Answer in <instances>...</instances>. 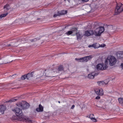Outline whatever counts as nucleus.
<instances>
[{"label":"nucleus","instance_id":"nucleus-1","mask_svg":"<svg viewBox=\"0 0 123 123\" xmlns=\"http://www.w3.org/2000/svg\"><path fill=\"white\" fill-rule=\"evenodd\" d=\"M12 120H18L22 121L24 122H28L30 123H32L33 121L31 119L28 117L25 116H21V117H17L15 116H13L12 117Z\"/></svg>","mask_w":123,"mask_h":123},{"label":"nucleus","instance_id":"nucleus-2","mask_svg":"<svg viewBox=\"0 0 123 123\" xmlns=\"http://www.w3.org/2000/svg\"><path fill=\"white\" fill-rule=\"evenodd\" d=\"M116 62V59L114 56L110 55L107 57L105 63L106 65H107L109 63L110 66H112L115 64Z\"/></svg>","mask_w":123,"mask_h":123},{"label":"nucleus","instance_id":"nucleus-3","mask_svg":"<svg viewBox=\"0 0 123 123\" xmlns=\"http://www.w3.org/2000/svg\"><path fill=\"white\" fill-rule=\"evenodd\" d=\"M54 68L50 69H49L45 70L44 73L45 76L49 77H54L56 75L55 70H53Z\"/></svg>","mask_w":123,"mask_h":123},{"label":"nucleus","instance_id":"nucleus-4","mask_svg":"<svg viewBox=\"0 0 123 123\" xmlns=\"http://www.w3.org/2000/svg\"><path fill=\"white\" fill-rule=\"evenodd\" d=\"M123 11V4L121 3H117L115 8L114 14L117 15L120 14Z\"/></svg>","mask_w":123,"mask_h":123},{"label":"nucleus","instance_id":"nucleus-5","mask_svg":"<svg viewBox=\"0 0 123 123\" xmlns=\"http://www.w3.org/2000/svg\"><path fill=\"white\" fill-rule=\"evenodd\" d=\"M104 30L105 29L104 27L100 26L95 29L94 34L96 36H100Z\"/></svg>","mask_w":123,"mask_h":123},{"label":"nucleus","instance_id":"nucleus-6","mask_svg":"<svg viewBox=\"0 0 123 123\" xmlns=\"http://www.w3.org/2000/svg\"><path fill=\"white\" fill-rule=\"evenodd\" d=\"M92 58V56L90 55L80 58H76L75 60L78 62H87L88 60L91 59Z\"/></svg>","mask_w":123,"mask_h":123},{"label":"nucleus","instance_id":"nucleus-7","mask_svg":"<svg viewBox=\"0 0 123 123\" xmlns=\"http://www.w3.org/2000/svg\"><path fill=\"white\" fill-rule=\"evenodd\" d=\"M17 106L19 107H21L23 109H26L29 107V104L25 101H23L17 104Z\"/></svg>","mask_w":123,"mask_h":123},{"label":"nucleus","instance_id":"nucleus-8","mask_svg":"<svg viewBox=\"0 0 123 123\" xmlns=\"http://www.w3.org/2000/svg\"><path fill=\"white\" fill-rule=\"evenodd\" d=\"M12 111L15 112L16 115L17 116H20L21 117L23 114L22 110L19 108L17 107L14 110L13 109Z\"/></svg>","mask_w":123,"mask_h":123},{"label":"nucleus","instance_id":"nucleus-9","mask_svg":"<svg viewBox=\"0 0 123 123\" xmlns=\"http://www.w3.org/2000/svg\"><path fill=\"white\" fill-rule=\"evenodd\" d=\"M105 64H98L97 66V69L99 70H105L107 67V66Z\"/></svg>","mask_w":123,"mask_h":123},{"label":"nucleus","instance_id":"nucleus-10","mask_svg":"<svg viewBox=\"0 0 123 123\" xmlns=\"http://www.w3.org/2000/svg\"><path fill=\"white\" fill-rule=\"evenodd\" d=\"M53 70H55L56 74L57 73H59L60 71H63L64 68L62 65H60L58 66L57 69L54 68Z\"/></svg>","mask_w":123,"mask_h":123},{"label":"nucleus","instance_id":"nucleus-11","mask_svg":"<svg viewBox=\"0 0 123 123\" xmlns=\"http://www.w3.org/2000/svg\"><path fill=\"white\" fill-rule=\"evenodd\" d=\"M96 94L98 95H102L104 94L103 90L101 89H96L95 90Z\"/></svg>","mask_w":123,"mask_h":123},{"label":"nucleus","instance_id":"nucleus-12","mask_svg":"<svg viewBox=\"0 0 123 123\" xmlns=\"http://www.w3.org/2000/svg\"><path fill=\"white\" fill-rule=\"evenodd\" d=\"M94 34V32L92 30H87L85 31V36H92Z\"/></svg>","mask_w":123,"mask_h":123},{"label":"nucleus","instance_id":"nucleus-13","mask_svg":"<svg viewBox=\"0 0 123 123\" xmlns=\"http://www.w3.org/2000/svg\"><path fill=\"white\" fill-rule=\"evenodd\" d=\"M123 51H119L117 52L116 53V55L117 58L119 59L123 58Z\"/></svg>","mask_w":123,"mask_h":123},{"label":"nucleus","instance_id":"nucleus-14","mask_svg":"<svg viewBox=\"0 0 123 123\" xmlns=\"http://www.w3.org/2000/svg\"><path fill=\"white\" fill-rule=\"evenodd\" d=\"M43 107L40 104L39 105V107L37 108L36 110L38 112H42L43 111Z\"/></svg>","mask_w":123,"mask_h":123},{"label":"nucleus","instance_id":"nucleus-15","mask_svg":"<svg viewBox=\"0 0 123 123\" xmlns=\"http://www.w3.org/2000/svg\"><path fill=\"white\" fill-rule=\"evenodd\" d=\"M86 117L90 118L93 122H96V119L95 118L93 114H91L87 116Z\"/></svg>","mask_w":123,"mask_h":123},{"label":"nucleus","instance_id":"nucleus-16","mask_svg":"<svg viewBox=\"0 0 123 123\" xmlns=\"http://www.w3.org/2000/svg\"><path fill=\"white\" fill-rule=\"evenodd\" d=\"M6 106L2 105H0V112L3 113L6 110Z\"/></svg>","mask_w":123,"mask_h":123},{"label":"nucleus","instance_id":"nucleus-17","mask_svg":"<svg viewBox=\"0 0 123 123\" xmlns=\"http://www.w3.org/2000/svg\"><path fill=\"white\" fill-rule=\"evenodd\" d=\"M3 9L5 12H7L10 9L9 5V4H6L4 6Z\"/></svg>","mask_w":123,"mask_h":123},{"label":"nucleus","instance_id":"nucleus-18","mask_svg":"<svg viewBox=\"0 0 123 123\" xmlns=\"http://www.w3.org/2000/svg\"><path fill=\"white\" fill-rule=\"evenodd\" d=\"M33 73H29L26 75L27 77V80H29L31 79V78L33 76Z\"/></svg>","mask_w":123,"mask_h":123},{"label":"nucleus","instance_id":"nucleus-19","mask_svg":"<svg viewBox=\"0 0 123 123\" xmlns=\"http://www.w3.org/2000/svg\"><path fill=\"white\" fill-rule=\"evenodd\" d=\"M19 99V98L16 97L15 98H12L9 100L8 101H6L4 102L5 103H10L12 102H15L17 101Z\"/></svg>","mask_w":123,"mask_h":123},{"label":"nucleus","instance_id":"nucleus-20","mask_svg":"<svg viewBox=\"0 0 123 123\" xmlns=\"http://www.w3.org/2000/svg\"><path fill=\"white\" fill-rule=\"evenodd\" d=\"M99 86L105 85L108 83H106L104 81H100L97 82Z\"/></svg>","mask_w":123,"mask_h":123},{"label":"nucleus","instance_id":"nucleus-21","mask_svg":"<svg viewBox=\"0 0 123 123\" xmlns=\"http://www.w3.org/2000/svg\"><path fill=\"white\" fill-rule=\"evenodd\" d=\"M67 13V11L62 10L60 12L58 11L59 15H61L65 14Z\"/></svg>","mask_w":123,"mask_h":123},{"label":"nucleus","instance_id":"nucleus-22","mask_svg":"<svg viewBox=\"0 0 123 123\" xmlns=\"http://www.w3.org/2000/svg\"><path fill=\"white\" fill-rule=\"evenodd\" d=\"M95 74L93 73L90 74L88 75V77L90 79H93L94 77Z\"/></svg>","mask_w":123,"mask_h":123},{"label":"nucleus","instance_id":"nucleus-23","mask_svg":"<svg viewBox=\"0 0 123 123\" xmlns=\"http://www.w3.org/2000/svg\"><path fill=\"white\" fill-rule=\"evenodd\" d=\"M97 43H94L92 45H90L88 46V47H92L94 48L95 49L98 48V47L97 46Z\"/></svg>","mask_w":123,"mask_h":123},{"label":"nucleus","instance_id":"nucleus-24","mask_svg":"<svg viewBox=\"0 0 123 123\" xmlns=\"http://www.w3.org/2000/svg\"><path fill=\"white\" fill-rule=\"evenodd\" d=\"M77 39H80L81 38V35L79 32H77L76 33Z\"/></svg>","mask_w":123,"mask_h":123},{"label":"nucleus","instance_id":"nucleus-25","mask_svg":"<svg viewBox=\"0 0 123 123\" xmlns=\"http://www.w3.org/2000/svg\"><path fill=\"white\" fill-rule=\"evenodd\" d=\"M118 100L119 103L122 105H123V98H119Z\"/></svg>","mask_w":123,"mask_h":123},{"label":"nucleus","instance_id":"nucleus-26","mask_svg":"<svg viewBox=\"0 0 123 123\" xmlns=\"http://www.w3.org/2000/svg\"><path fill=\"white\" fill-rule=\"evenodd\" d=\"M7 14L8 13H7L0 15V20L2 18L6 17L7 15Z\"/></svg>","mask_w":123,"mask_h":123},{"label":"nucleus","instance_id":"nucleus-27","mask_svg":"<svg viewBox=\"0 0 123 123\" xmlns=\"http://www.w3.org/2000/svg\"><path fill=\"white\" fill-rule=\"evenodd\" d=\"M73 33V31H69L66 32V34L67 35H69Z\"/></svg>","mask_w":123,"mask_h":123},{"label":"nucleus","instance_id":"nucleus-28","mask_svg":"<svg viewBox=\"0 0 123 123\" xmlns=\"http://www.w3.org/2000/svg\"><path fill=\"white\" fill-rule=\"evenodd\" d=\"M26 78L27 79V77L26 75H23L21 77V79L22 80H24Z\"/></svg>","mask_w":123,"mask_h":123},{"label":"nucleus","instance_id":"nucleus-29","mask_svg":"<svg viewBox=\"0 0 123 123\" xmlns=\"http://www.w3.org/2000/svg\"><path fill=\"white\" fill-rule=\"evenodd\" d=\"M77 30V28H73L72 29V31H73V32L74 31H76Z\"/></svg>","mask_w":123,"mask_h":123},{"label":"nucleus","instance_id":"nucleus-30","mask_svg":"<svg viewBox=\"0 0 123 123\" xmlns=\"http://www.w3.org/2000/svg\"><path fill=\"white\" fill-rule=\"evenodd\" d=\"M58 11V12L57 13V14H55L54 15L53 17L54 18L56 17H57L58 16H60V15H59Z\"/></svg>","mask_w":123,"mask_h":123},{"label":"nucleus","instance_id":"nucleus-31","mask_svg":"<svg viewBox=\"0 0 123 123\" xmlns=\"http://www.w3.org/2000/svg\"><path fill=\"white\" fill-rule=\"evenodd\" d=\"M37 40V39L36 38H35L33 39H31L30 40V41L31 42H34L35 41Z\"/></svg>","mask_w":123,"mask_h":123},{"label":"nucleus","instance_id":"nucleus-32","mask_svg":"<svg viewBox=\"0 0 123 123\" xmlns=\"http://www.w3.org/2000/svg\"><path fill=\"white\" fill-rule=\"evenodd\" d=\"M82 2H88L89 0H81Z\"/></svg>","mask_w":123,"mask_h":123},{"label":"nucleus","instance_id":"nucleus-33","mask_svg":"<svg viewBox=\"0 0 123 123\" xmlns=\"http://www.w3.org/2000/svg\"><path fill=\"white\" fill-rule=\"evenodd\" d=\"M101 107L103 109H105V108L106 107V106L105 105L104 107L102 106L101 107Z\"/></svg>","mask_w":123,"mask_h":123},{"label":"nucleus","instance_id":"nucleus-34","mask_svg":"<svg viewBox=\"0 0 123 123\" xmlns=\"http://www.w3.org/2000/svg\"><path fill=\"white\" fill-rule=\"evenodd\" d=\"M120 67H121V68H122V69H123V64L122 63L121 64L120 66Z\"/></svg>","mask_w":123,"mask_h":123},{"label":"nucleus","instance_id":"nucleus-35","mask_svg":"<svg viewBox=\"0 0 123 123\" xmlns=\"http://www.w3.org/2000/svg\"><path fill=\"white\" fill-rule=\"evenodd\" d=\"M100 98V97L99 96H98L96 98V99H98Z\"/></svg>","mask_w":123,"mask_h":123},{"label":"nucleus","instance_id":"nucleus-36","mask_svg":"<svg viewBox=\"0 0 123 123\" xmlns=\"http://www.w3.org/2000/svg\"><path fill=\"white\" fill-rule=\"evenodd\" d=\"M105 46V45L104 44H102L101 45V47H104Z\"/></svg>","mask_w":123,"mask_h":123},{"label":"nucleus","instance_id":"nucleus-37","mask_svg":"<svg viewBox=\"0 0 123 123\" xmlns=\"http://www.w3.org/2000/svg\"><path fill=\"white\" fill-rule=\"evenodd\" d=\"M74 107H75L74 105H73L71 107V109H73L74 108Z\"/></svg>","mask_w":123,"mask_h":123},{"label":"nucleus","instance_id":"nucleus-38","mask_svg":"<svg viewBox=\"0 0 123 123\" xmlns=\"http://www.w3.org/2000/svg\"><path fill=\"white\" fill-rule=\"evenodd\" d=\"M41 19V18H37V20H38L40 19Z\"/></svg>","mask_w":123,"mask_h":123},{"label":"nucleus","instance_id":"nucleus-39","mask_svg":"<svg viewBox=\"0 0 123 123\" xmlns=\"http://www.w3.org/2000/svg\"><path fill=\"white\" fill-rule=\"evenodd\" d=\"M11 46V45H10V44H9L8 45H7V46Z\"/></svg>","mask_w":123,"mask_h":123},{"label":"nucleus","instance_id":"nucleus-40","mask_svg":"<svg viewBox=\"0 0 123 123\" xmlns=\"http://www.w3.org/2000/svg\"><path fill=\"white\" fill-rule=\"evenodd\" d=\"M8 62H7L6 63H4V64H6V63H8ZM4 63H2V64H0V65L1 64H4Z\"/></svg>","mask_w":123,"mask_h":123},{"label":"nucleus","instance_id":"nucleus-41","mask_svg":"<svg viewBox=\"0 0 123 123\" xmlns=\"http://www.w3.org/2000/svg\"><path fill=\"white\" fill-rule=\"evenodd\" d=\"M58 102L59 103H60V101H58Z\"/></svg>","mask_w":123,"mask_h":123},{"label":"nucleus","instance_id":"nucleus-42","mask_svg":"<svg viewBox=\"0 0 123 123\" xmlns=\"http://www.w3.org/2000/svg\"><path fill=\"white\" fill-rule=\"evenodd\" d=\"M12 61H11V62H12Z\"/></svg>","mask_w":123,"mask_h":123},{"label":"nucleus","instance_id":"nucleus-43","mask_svg":"<svg viewBox=\"0 0 123 123\" xmlns=\"http://www.w3.org/2000/svg\"><path fill=\"white\" fill-rule=\"evenodd\" d=\"M12 61H11V62H12Z\"/></svg>","mask_w":123,"mask_h":123},{"label":"nucleus","instance_id":"nucleus-44","mask_svg":"<svg viewBox=\"0 0 123 123\" xmlns=\"http://www.w3.org/2000/svg\"><path fill=\"white\" fill-rule=\"evenodd\" d=\"M12 61H11V62H12Z\"/></svg>","mask_w":123,"mask_h":123},{"label":"nucleus","instance_id":"nucleus-45","mask_svg":"<svg viewBox=\"0 0 123 123\" xmlns=\"http://www.w3.org/2000/svg\"><path fill=\"white\" fill-rule=\"evenodd\" d=\"M54 65H53V66H54Z\"/></svg>","mask_w":123,"mask_h":123},{"label":"nucleus","instance_id":"nucleus-46","mask_svg":"<svg viewBox=\"0 0 123 123\" xmlns=\"http://www.w3.org/2000/svg\"><path fill=\"white\" fill-rule=\"evenodd\" d=\"M64 1H66V0H64Z\"/></svg>","mask_w":123,"mask_h":123}]
</instances>
